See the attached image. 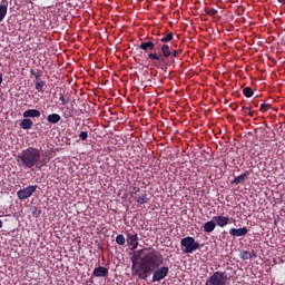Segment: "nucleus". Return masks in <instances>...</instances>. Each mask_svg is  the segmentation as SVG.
Segmentation results:
<instances>
[{
	"label": "nucleus",
	"mask_w": 285,
	"mask_h": 285,
	"mask_svg": "<svg viewBox=\"0 0 285 285\" xmlns=\"http://www.w3.org/2000/svg\"><path fill=\"white\" fill-rule=\"evenodd\" d=\"M207 14H209V17H215V14L218 13L217 9H213V8H209L206 10Z\"/></svg>",
	"instance_id": "29"
},
{
	"label": "nucleus",
	"mask_w": 285,
	"mask_h": 285,
	"mask_svg": "<svg viewBox=\"0 0 285 285\" xmlns=\"http://www.w3.org/2000/svg\"><path fill=\"white\" fill-rule=\"evenodd\" d=\"M259 110L261 112H268V110H271V105L262 104Z\"/></svg>",
	"instance_id": "27"
},
{
	"label": "nucleus",
	"mask_w": 285,
	"mask_h": 285,
	"mask_svg": "<svg viewBox=\"0 0 285 285\" xmlns=\"http://www.w3.org/2000/svg\"><path fill=\"white\" fill-rule=\"evenodd\" d=\"M217 224L215 223V220H208L204 224V232L205 233H213V230H215Z\"/></svg>",
	"instance_id": "17"
},
{
	"label": "nucleus",
	"mask_w": 285,
	"mask_h": 285,
	"mask_svg": "<svg viewBox=\"0 0 285 285\" xmlns=\"http://www.w3.org/2000/svg\"><path fill=\"white\" fill-rule=\"evenodd\" d=\"M190 170L188 168H186V173H189Z\"/></svg>",
	"instance_id": "46"
},
{
	"label": "nucleus",
	"mask_w": 285,
	"mask_h": 285,
	"mask_svg": "<svg viewBox=\"0 0 285 285\" xmlns=\"http://www.w3.org/2000/svg\"><path fill=\"white\" fill-rule=\"evenodd\" d=\"M229 235H232V237H245V235H248V228H230Z\"/></svg>",
	"instance_id": "9"
},
{
	"label": "nucleus",
	"mask_w": 285,
	"mask_h": 285,
	"mask_svg": "<svg viewBox=\"0 0 285 285\" xmlns=\"http://www.w3.org/2000/svg\"><path fill=\"white\" fill-rule=\"evenodd\" d=\"M38 185H29L20 190L17 191V197L20 202H26V199H30L35 193H37Z\"/></svg>",
	"instance_id": "5"
},
{
	"label": "nucleus",
	"mask_w": 285,
	"mask_h": 285,
	"mask_svg": "<svg viewBox=\"0 0 285 285\" xmlns=\"http://www.w3.org/2000/svg\"><path fill=\"white\" fill-rule=\"evenodd\" d=\"M213 219H214L216 226L224 228V227L228 226V224H230V219H233V218H230L228 216H214Z\"/></svg>",
	"instance_id": "8"
},
{
	"label": "nucleus",
	"mask_w": 285,
	"mask_h": 285,
	"mask_svg": "<svg viewBox=\"0 0 285 285\" xmlns=\"http://www.w3.org/2000/svg\"><path fill=\"white\" fill-rule=\"evenodd\" d=\"M1 83H3V75L2 73H0V86H1Z\"/></svg>",
	"instance_id": "37"
},
{
	"label": "nucleus",
	"mask_w": 285,
	"mask_h": 285,
	"mask_svg": "<svg viewBox=\"0 0 285 285\" xmlns=\"http://www.w3.org/2000/svg\"><path fill=\"white\" fill-rule=\"evenodd\" d=\"M248 116H249V117H254V116H255V111L249 110V111H248Z\"/></svg>",
	"instance_id": "35"
},
{
	"label": "nucleus",
	"mask_w": 285,
	"mask_h": 285,
	"mask_svg": "<svg viewBox=\"0 0 285 285\" xmlns=\"http://www.w3.org/2000/svg\"><path fill=\"white\" fill-rule=\"evenodd\" d=\"M164 264V256L154 248H142L134 253L131 274L138 279H148Z\"/></svg>",
	"instance_id": "1"
},
{
	"label": "nucleus",
	"mask_w": 285,
	"mask_h": 285,
	"mask_svg": "<svg viewBox=\"0 0 285 285\" xmlns=\"http://www.w3.org/2000/svg\"><path fill=\"white\" fill-rule=\"evenodd\" d=\"M179 66H180V68H183L184 67V62H180Z\"/></svg>",
	"instance_id": "41"
},
{
	"label": "nucleus",
	"mask_w": 285,
	"mask_h": 285,
	"mask_svg": "<svg viewBox=\"0 0 285 285\" xmlns=\"http://www.w3.org/2000/svg\"><path fill=\"white\" fill-rule=\"evenodd\" d=\"M79 138L82 140V141H86V139H88V131H81L79 134Z\"/></svg>",
	"instance_id": "30"
},
{
	"label": "nucleus",
	"mask_w": 285,
	"mask_h": 285,
	"mask_svg": "<svg viewBox=\"0 0 285 285\" xmlns=\"http://www.w3.org/2000/svg\"><path fill=\"white\" fill-rule=\"evenodd\" d=\"M135 202H137V204H148V194H146V191H142L140 194H138L136 197H134Z\"/></svg>",
	"instance_id": "15"
},
{
	"label": "nucleus",
	"mask_w": 285,
	"mask_h": 285,
	"mask_svg": "<svg viewBox=\"0 0 285 285\" xmlns=\"http://www.w3.org/2000/svg\"><path fill=\"white\" fill-rule=\"evenodd\" d=\"M186 106H187V104L185 102L184 105H180V108H184V110H187L188 107H186Z\"/></svg>",
	"instance_id": "36"
},
{
	"label": "nucleus",
	"mask_w": 285,
	"mask_h": 285,
	"mask_svg": "<svg viewBox=\"0 0 285 285\" xmlns=\"http://www.w3.org/2000/svg\"><path fill=\"white\" fill-rule=\"evenodd\" d=\"M184 104V98H180V105Z\"/></svg>",
	"instance_id": "42"
},
{
	"label": "nucleus",
	"mask_w": 285,
	"mask_h": 285,
	"mask_svg": "<svg viewBox=\"0 0 285 285\" xmlns=\"http://www.w3.org/2000/svg\"><path fill=\"white\" fill-rule=\"evenodd\" d=\"M127 244L130 247V250H137L139 246V235L137 232H131L127 234Z\"/></svg>",
	"instance_id": "6"
},
{
	"label": "nucleus",
	"mask_w": 285,
	"mask_h": 285,
	"mask_svg": "<svg viewBox=\"0 0 285 285\" xmlns=\"http://www.w3.org/2000/svg\"><path fill=\"white\" fill-rule=\"evenodd\" d=\"M47 121L49 124H59V121H61V116L59 114H50L47 117Z\"/></svg>",
	"instance_id": "19"
},
{
	"label": "nucleus",
	"mask_w": 285,
	"mask_h": 285,
	"mask_svg": "<svg viewBox=\"0 0 285 285\" xmlns=\"http://www.w3.org/2000/svg\"><path fill=\"white\" fill-rule=\"evenodd\" d=\"M180 164H188V156L183 155V161Z\"/></svg>",
	"instance_id": "33"
},
{
	"label": "nucleus",
	"mask_w": 285,
	"mask_h": 285,
	"mask_svg": "<svg viewBox=\"0 0 285 285\" xmlns=\"http://www.w3.org/2000/svg\"><path fill=\"white\" fill-rule=\"evenodd\" d=\"M243 110H248V111H250V110H253V107H252L250 105H248V104H245V105L243 106Z\"/></svg>",
	"instance_id": "32"
},
{
	"label": "nucleus",
	"mask_w": 285,
	"mask_h": 285,
	"mask_svg": "<svg viewBox=\"0 0 285 285\" xmlns=\"http://www.w3.org/2000/svg\"><path fill=\"white\" fill-rule=\"evenodd\" d=\"M87 285H95V282L90 281Z\"/></svg>",
	"instance_id": "39"
},
{
	"label": "nucleus",
	"mask_w": 285,
	"mask_h": 285,
	"mask_svg": "<svg viewBox=\"0 0 285 285\" xmlns=\"http://www.w3.org/2000/svg\"><path fill=\"white\" fill-rule=\"evenodd\" d=\"M171 57H179V51L175 50L171 55Z\"/></svg>",
	"instance_id": "34"
},
{
	"label": "nucleus",
	"mask_w": 285,
	"mask_h": 285,
	"mask_svg": "<svg viewBox=\"0 0 285 285\" xmlns=\"http://www.w3.org/2000/svg\"><path fill=\"white\" fill-rule=\"evenodd\" d=\"M183 253H195L199 248V243L195 242V239L190 236L185 237L180 242Z\"/></svg>",
	"instance_id": "4"
},
{
	"label": "nucleus",
	"mask_w": 285,
	"mask_h": 285,
	"mask_svg": "<svg viewBox=\"0 0 285 285\" xmlns=\"http://www.w3.org/2000/svg\"><path fill=\"white\" fill-rule=\"evenodd\" d=\"M138 193H141V189L139 187H134L130 195L131 197H136L138 195Z\"/></svg>",
	"instance_id": "28"
},
{
	"label": "nucleus",
	"mask_w": 285,
	"mask_h": 285,
	"mask_svg": "<svg viewBox=\"0 0 285 285\" xmlns=\"http://www.w3.org/2000/svg\"><path fill=\"white\" fill-rule=\"evenodd\" d=\"M278 1V3H284V0H277Z\"/></svg>",
	"instance_id": "40"
},
{
	"label": "nucleus",
	"mask_w": 285,
	"mask_h": 285,
	"mask_svg": "<svg viewBox=\"0 0 285 285\" xmlns=\"http://www.w3.org/2000/svg\"><path fill=\"white\" fill-rule=\"evenodd\" d=\"M30 75L35 77V79H41V77H43V71H41L40 69H30Z\"/></svg>",
	"instance_id": "20"
},
{
	"label": "nucleus",
	"mask_w": 285,
	"mask_h": 285,
	"mask_svg": "<svg viewBox=\"0 0 285 285\" xmlns=\"http://www.w3.org/2000/svg\"><path fill=\"white\" fill-rule=\"evenodd\" d=\"M116 244H118V246H126V237L124 236V234H119L116 237Z\"/></svg>",
	"instance_id": "21"
},
{
	"label": "nucleus",
	"mask_w": 285,
	"mask_h": 285,
	"mask_svg": "<svg viewBox=\"0 0 285 285\" xmlns=\"http://www.w3.org/2000/svg\"><path fill=\"white\" fill-rule=\"evenodd\" d=\"M163 43H168L169 41H173V32L167 33L165 37L160 39Z\"/></svg>",
	"instance_id": "25"
},
{
	"label": "nucleus",
	"mask_w": 285,
	"mask_h": 285,
	"mask_svg": "<svg viewBox=\"0 0 285 285\" xmlns=\"http://www.w3.org/2000/svg\"><path fill=\"white\" fill-rule=\"evenodd\" d=\"M243 95H244V97L250 98V97H253V95H255V91H253V88H250V87H245L243 89Z\"/></svg>",
	"instance_id": "22"
},
{
	"label": "nucleus",
	"mask_w": 285,
	"mask_h": 285,
	"mask_svg": "<svg viewBox=\"0 0 285 285\" xmlns=\"http://www.w3.org/2000/svg\"><path fill=\"white\" fill-rule=\"evenodd\" d=\"M92 277H108V267L98 266L94 268Z\"/></svg>",
	"instance_id": "10"
},
{
	"label": "nucleus",
	"mask_w": 285,
	"mask_h": 285,
	"mask_svg": "<svg viewBox=\"0 0 285 285\" xmlns=\"http://www.w3.org/2000/svg\"><path fill=\"white\" fill-rule=\"evenodd\" d=\"M257 257V254L255 252H249V250H243L240 252V259L246 261V259H253Z\"/></svg>",
	"instance_id": "18"
},
{
	"label": "nucleus",
	"mask_w": 285,
	"mask_h": 285,
	"mask_svg": "<svg viewBox=\"0 0 285 285\" xmlns=\"http://www.w3.org/2000/svg\"><path fill=\"white\" fill-rule=\"evenodd\" d=\"M246 179H248V171L239 175L238 177L234 178L232 180V184H235L236 186H238V184H244V181H246Z\"/></svg>",
	"instance_id": "16"
},
{
	"label": "nucleus",
	"mask_w": 285,
	"mask_h": 285,
	"mask_svg": "<svg viewBox=\"0 0 285 285\" xmlns=\"http://www.w3.org/2000/svg\"><path fill=\"white\" fill-rule=\"evenodd\" d=\"M171 62L175 63V60L171 58Z\"/></svg>",
	"instance_id": "47"
},
{
	"label": "nucleus",
	"mask_w": 285,
	"mask_h": 285,
	"mask_svg": "<svg viewBox=\"0 0 285 285\" xmlns=\"http://www.w3.org/2000/svg\"><path fill=\"white\" fill-rule=\"evenodd\" d=\"M184 28V30H186V27H180V30Z\"/></svg>",
	"instance_id": "45"
},
{
	"label": "nucleus",
	"mask_w": 285,
	"mask_h": 285,
	"mask_svg": "<svg viewBox=\"0 0 285 285\" xmlns=\"http://www.w3.org/2000/svg\"><path fill=\"white\" fill-rule=\"evenodd\" d=\"M6 14H8V1L2 0L0 3V23L6 19Z\"/></svg>",
	"instance_id": "12"
},
{
	"label": "nucleus",
	"mask_w": 285,
	"mask_h": 285,
	"mask_svg": "<svg viewBox=\"0 0 285 285\" xmlns=\"http://www.w3.org/2000/svg\"><path fill=\"white\" fill-rule=\"evenodd\" d=\"M177 39H179V35H176Z\"/></svg>",
	"instance_id": "48"
},
{
	"label": "nucleus",
	"mask_w": 285,
	"mask_h": 285,
	"mask_svg": "<svg viewBox=\"0 0 285 285\" xmlns=\"http://www.w3.org/2000/svg\"><path fill=\"white\" fill-rule=\"evenodd\" d=\"M22 116L24 119H35L41 117V111H39L38 109H28L22 114Z\"/></svg>",
	"instance_id": "11"
},
{
	"label": "nucleus",
	"mask_w": 285,
	"mask_h": 285,
	"mask_svg": "<svg viewBox=\"0 0 285 285\" xmlns=\"http://www.w3.org/2000/svg\"><path fill=\"white\" fill-rule=\"evenodd\" d=\"M41 163V149L28 147L18 155V164L21 168L30 169L39 166Z\"/></svg>",
	"instance_id": "2"
},
{
	"label": "nucleus",
	"mask_w": 285,
	"mask_h": 285,
	"mask_svg": "<svg viewBox=\"0 0 285 285\" xmlns=\"http://www.w3.org/2000/svg\"><path fill=\"white\" fill-rule=\"evenodd\" d=\"M32 126H35V122L30 118H24L20 122V128H22V130H30L32 129Z\"/></svg>",
	"instance_id": "13"
},
{
	"label": "nucleus",
	"mask_w": 285,
	"mask_h": 285,
	"mask_svg": "<svg viewBox=\"0 0 285 285\" xmlns=\"http://www.w3.org/2000/svg\"><path fill=\"white\" fill-rule=\"evenodd\" d=\"M148 59H153L154 61H164V58L159 57L157 53H149Z\"/></svg>",
	"instance_id": "26"
},
{
	"label": "nucleus",
	"mask_w": 285,
	"mask_h": 285,
	"mask_svg": "<svg viewBox=\"0 0 285 285\" xmlns=\"http://www.w3.org/2000/svg\"><path fill=\"white\" fill-rule=\"evenodd\" d=\"M43 86H46V81L43 80L36 82V90H38V92H43Z\"/></svg>",
	"instance_id": "24"
},
{
	"label": "nucleus",
	"mask_w": 285,
	"mask_h": 285,
	"mask_svg": "<svg viewBox=\"0 0 285 285\" xmlns=\"http://www.w3.org/2000/svg\"><path fill=\"white\" fill-rule=\"evenodd\" d=\"M183 116H180V124H184L185 120L181 119Z\"/></svg>",
	"instance_id": "43"
},
{
	"label": "nucleus",
	"mask_w": 285,
	"mask_h": 285,
	"mask_svg": "<svg viewBox=\"0 0 285 285\" xmlns=\"http://www.w3.org/2000/svg\"><path fill=\"white\" fill-rule=\"evenodd\" d=\"M59 99L61 101V106H66V104H68V100H66V97L63 96V94H60Z\"/></svg>",
	"instance_id": "31"
},
{
	"label": "nucleus",
	"mask_w": 285,
	"mask_h": 285,
	"mask_svg": "<svg viewBox=\"0 0 285 285\" xmlns=\"http://www.w3.org/2000/svg\"><path fill=\"white\" fill-rule=\"evenodd\" d=\"M161 52H163L164 57H166V58L170 57V55H171L170 47L168 45H163Z\"/></svg>",
	"instance_id": "23"
},
{
	"label": "nucleus",
	"mask_w": 285,
	"mask_h": 285,
	"mask_svg": "<svg viewBox=\"0 0 285 285\" xmlns=\"http://www.w3.org/2000/svg\"><path fill=\"white\" fill-rule=\"evenodd\" d=\"M0 228H3V220L0 219Z\"/></svg>",
	"instance_id": "38"
},
{
	"label": "nucleus",
	"mask_w": 285,
	"mask_h": 285,
	"mask_svg": "<svg viewBox=\"0 0 285 285\" xmlns=\"http://www.w3.org/2000/svg\"><path fill=\"white\" fill-rule=\"evenodd\" d=\"M230 282V277L226 272H215L205 283V285H227Z\"/></svg>",
	"instance_id": "3"
},
{
	"label": "nucleus",
	"mask_w": 285,
	"mask_h": 285,
	"mask_svg": "<svg viewBox=\"0 0 285 285\" xmlns=\"http://www.w3.org/2000/svg\"><path fill=\"white\" fill-rule=\"evenodd\" d=\"M139 49L144 50L145 52H150L155 50V43L153 41L141 42Z\"/></svg>",
	"instance_id": "14"
},
{
	"label": "nucleus",
	"mask_w": 285,
	"mask_h": 285,
	"mask_svg": "<svg viewBox=\"0 0 285 285\" xmlns=\"http://www.w3.org/2000/svg\"><path fill=\"white\" fill-rule=\"evenodd\" d=\"M168 275V267L164 266L154 272L153 282H161Z\"/></svg>",
	"instance_id": "7"
},
{
	"label": "nucleus",
	"mask_w": 285,
	"mask_h": 285,
	"mask_svg": "<svg viewBox=\"0 0 285 285\" xmlns=\"http://www.w3.org/2000/svg\"><path fill=\"white\" fill-rule=\"evenodd\" d=\"M184 168V166H180V173H184V170H181Z\"/></svg>",
	"instance_id": "44"
}]
</instances>
